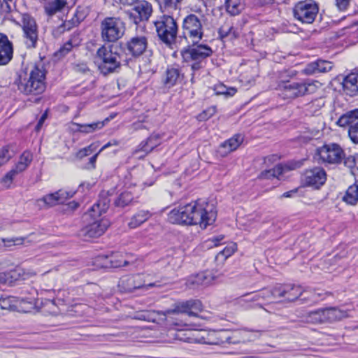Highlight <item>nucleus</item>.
Here are the masks:
<instances>
[{"mask_svg": "<svg viewBox=\"0 0 358 358\" xmlns=\"http://www.w3.org/2000/svg\"><path fill=\"white\" fill-rule=\"evenodd\" d=\"M217 217L213 205L201 199L172 209L168 213V221L173 224L191 226L199 224L206 229L212 225Z\"/></svg>", "mask_w": 358, "mask_h": 358, "instance_id": "1", "label": "nucleus"}, {"mask_svg": "<svg viewBox=\"0 0 358 358\" xmlns=\"http://www.w3.org/2000/svg\"><path fill=\"white\" fill-rule=\"evenodd\" d=\"M95 63L103 76L118 73L122 66L128 65V59L119 44H103L96 50Z\"/></svg>", "mask_w": 358, "mask_h": 358, "instance_id": "2", "label": "nucleus"}, {"mask_svg": "<svg viewBox=\"0 0 358 358\" xmlns=\"http://www.w3.org/2000/svg\"><path fill=\"white\" fill-rule=\"evenodd\" d=\"M46 71L42 62L35 64L27 71L17 73L14 84L20 93L37 96L43 94L46 88Z\"/></svg>", "mask_w": 358, "mask_h": 358, "instance_id": "3", "label": "nucleus"}, {"mask_svg": "<svg viewBox=\"0 0 358 358\" xmlns=\"http://www.w3.org/2000/svg\"><path fill=\"white\" fill-rule=\"evenodd\" d=\"M203 16H199L194 13L186 15L182 22L181 34L178 38L180 43L185 41L192 45H197L204 36Z\"/></svg>", "mask_w": 358, "mask_h": 358, "instance_id": "4", "label": "nucleus"}, {"mask_svg": "<svg viewBox=\"0 0 358 358\" xmlns=\"http://www.w3.org/2000/svg\"><path fill=\"white\" fill-rule=\"evenodd\" d=\"M278 95L283 99H294L314 93L317 90L316 82L305 80H282L278 84Z\"/></svg>", "mask_w": 358, "mask_h": 358, "instance_id": "5", "label": "nucleus"}, {"mask_svg": "<svg viewBox=\"0 0 358 358\" xmlns=\"http://www.w3.org/2000/svg\"><path fill=\"white\" fill-rule=\"evenodd\" d=\"M213 53L212 48L208 45L198 43L192 45L188 44L181 51V55L184 62H191V69L195 72L206 66V59L210 57ZM194 73H192L191 82H194Z\"/></svg>", "mask_w": 358, "mask_h": 358, "instance_id": "6", "label": "nucleus"}, {"mask_svg": "<svg viewBox=\"0 0 358 358\" xmlns=\"http://www.w3.org/2000/svg\"><path fill=\"white\" fill-rule=\"evenodd\" d=\"M99 30L103 42L106 44L116 43L124 36L126 23L120 17H106L100 22Z\"/></svg>", "mask_w": 358, "mask_h": 358, "instance_id": "7", "label": "nucleus"}, {"mask_svg": "<svg viewBox=\"0 0 358 358\" xmlns=\"http://www.w3.org/2000/svg\"><path fill=\"white\" fill-rule=\"evenodd\" d=\"M154 24L159 39L171 46L177 38L178 27L176 20L169 15H163Z\"/></svg>", "mask_w": 358, "mask_h": 358, "instance_id": "8", "label": "nucleus"}, {"mask_svg": "<svg viewBox=\"0 0 358 358\" xmlns=\"http://www.w3.org/2000/svg\"><path fill=\"white\" fill-rule=\"evenodd\" d=\"M318 5L313 0L299 1L293 8L295 19L302 23H313L318 14Z\"/></svg>", "mask_w": 358, "mask_h": 358, "instance_id": "9", "label": "nucleus"}, {"mask_svg": "<svg viewBox=\"0 0 358 358\" xmlns=\"http://www.w3.org/2000/svg\"><path fill=\"white\" fill-rule=\"evenodd\" d=\"M118 44L123 49L129 64L130 61L138 58L146 50L148 38L144 36H136L131 37L124 43L120 42Z\"/></svg>", "mask_w": 358, "mask_h": 358, "instance_id": "10", "label": "nucleus"}, {"mask_svg": "<svg viewBox=\"0 0 358 358\" xmlns=\"http://www.w3.org/2000/svg\"><path fill=\"white\" fill-rule=\"evenodd\" d=\"M227 330L206 331L200 330L192 333V337H188L189 342L208 345H222L226 343Z\"/></svg>", "mask_w": 358, "mask_h": 358, "instance_id": "11", "label": "nucleus"}, {"mask_svg": "<svg viewBox=\"0 0 358 358\" xmlns=\"http://www.w3.org/2000/svg\"><path fill=\"white\" fill-rule=\"evenodd\" d=\"M24 43L27 48H36L38 41V26L34 17L28 14L22 18Z\"/></svg>", "mask_w": 358, "mask_h": 358, "instance_id": "12", "label": "nucleus"}, {"mask_svg": "<svg viewBox=\"0 0 358 358\" xmlns=\"http://www.w3.org/2000/svg\"><path fill=\"white\" fill-rule=\"evenodd\" d=\"M326 180V171L323 168L319 166L306 169L301 178V182L303 187H309L314 189H319Z\"/></svg>", "mask_w": 358, "mask_h": 358, "instance_id": "13", "label": "nucleus"}, {"mask_svg": "<svg viewBox=\"0 0 358 358\" xmlns=\"http://www.w3.org/2000/svg\"><path fill=\"white\" fill-rule=\"evenodd\" d=\"M317 152L320 159L328 164H339L345 157L344 150L336 143L326 144Z\"/></svg>", "mask_w": 358, "mask_h": 358, "instance_id": "14", "label": "nucleus"}, {"mask_svg": "<svg viewBox=\"0 0 358 358\" xmlns=\"http://www.w3.org/2000/svg\"><path fill=\"white\" fill-rule=\"evenodd\" d=\"M203 309L201 302L198 299H190L177 302L173 308L168 309L164 312V315L176 313H185L189 316H196L194 311H201Z\"/></svg>", "mask_w": 358, "mask_h": 358, "instance_id": "15", "label": "nucleus"}, {"mask_svg": "<svg viewBox=\"0 0 358 358\" xmlns=\"http://www.w3.org/2000/svg\"><path fill=\"white\" fill-rule=\"evenodd\" d=\"M274 293L276 298H285L286 301H300V298L303 296V288L294 284L278 285L275 286Z\"/></svg>", "mask_w": 358, "mask_h": 358, "instance_id": "16", "label": "nucleus"}, {"mask_svg": "<svg viewBox=\"0 0 358 358\" xmlns=\"http://www.w3.org/2000/svg\"><path fill=\"white\" fill-rule=\"evenodd\" d=\"M132 10L129 13V16L134 23L138 24L140 22L148 21L152 13V7L150 3L142 0L135 3Z\"/></svg>", "mask_w": 358, "mask_h": 358, "instance_id": "17", "label": "nucleus"}, {"mask_svg": "<svg viewBox=\"0 0 358 358\" xmlns=\"http://www.w3.org/2000/svg\"><path fill=\"white\" fill-rule=\"evenodd\" d=\"M109 227L107 220L95 221L82 228L79 231V236L85 241L89 238H97L101 236Z\"/></svg>", "mask_w": 358, "mask_h": 358, "instance_id": "18", "label": "nucleus"}, {"mask_svg": "<svg viewBox=\"0 0 358 358\" xmlns=\"http://www.w3.org/2000/svg\"><path fill=\"white\" fill-rule=\"evenodd\" d=\"M75 193V192L72 191L59 189L55 192L43 196L40 200L43 201L48 206L52 207L64 203L67 199L73 197Z\"/></svg>", "mask_w": 358, "mask_h": 358, "instance_id": "19", "label": "nucleus"}, {"mask_svg": "<svg viewBox=\"0 0 358 358\" xmlns=\"http://www.w3.org/2000/svg\"><path fill=\"white\" fill-rule=\"evenodd\" d=\"M332 62L318 59L314 62L307 64L303 69V73L309 76L315 75L329 72L332 69Z\"/></svg>", "mask_w": 358, "mask_h": 358, "instance_id": "20", "label": "nucleus"}, {"mask_svg": "<svg viewBox=\"0 0 358 358\" xmlns=\"http://www.w3.org/2000/svg\"><path fill=\"white\" fill-rule=\"evenodd\" d=\"M13 56V47L8 36L0 33V66L8 64Z\"/></svg>", "mask_w": 358, "mask_h": 358, "instance_id": "21", "label": "nucleus"}, {"mask_svg": "<svg viewBox=\"0 0 358 358\" xmlns=\"http://www.w3.org/2000/svg\"><path fill=\"white\" fill-rule=\"evenodd\" d=\"M182 78L183 74L180 68L178 66H170L165 71L162 82L166 88H171L180 82Z\"/></svg>", "mask_w": 358, "mask_h": 358, "instance_id": "22", "label": "nucleus"}, {"mask_svg": "<svg viewBox=\"0 0 358 358\" xmlns=\"http://www.w3.org/2000/svg\"><path fill=\"white\" fill-rule=\"evenodd\" d=\"M162 143V136L159 134H152L145 141H143L136 148L134 153L143 152L145 155L150 153Z\"/></svg>", "mask_w": 358, "mask_h": 358, "instance_id": "23", "label": "nucleus"}, {"mask_svg": "<svg viewBox=\"0 0 358 358\" xmlns=\"http://www.w3.org/2000/svg\"><path fill=\"white\" fill-rule=\"evenodd\" d=\"M342 85L346 94L350 96L358 94V72H352L344 76Z\"/></svg>", "mask_w": 358, "mask_h": 358, "instance_id": "24", "label": "nucleus"}, {"mask_svg": "<svg viewBox=\"0 0 358 358\" xmlns=\"http://www.w3.org/2000/svg\"><path fill=\"white\" fill-rule=\"evenodd\" d=\"M215 278L209 271L202 272L188 279L187 285L189 288L195 289L199 285L208 286L210 285Z\"/></svg>", "mask_w": 358, "mask_h": 358, "instance_id": "25", "label": "nucleus"}, {"mask_svg": "<svg viewBox=\"0 0 358 358\" xmlns=\"http://www.w3.org/2000/svg\"><path fill=\"white\" fill-rule=\"evenodd\" d=\"M336 124L341 127H358V108L343 113L336 121Z\"/></svg>", "mask_w": 358, "mask_h": 358, "instance_id": "26", "label": "nucleus"}, {"mask_svg": "<svg viewBox=\"0 0 358 358\" xmlns=\"http://www.w3.org/2000/svg\"><path fill=\"white\" fill-rule=\"evenodd\" d=\"M275 292V287H273L272 289H268L265 288L262 290H260L258 292L254 293L252 297L248 299H245L244 298L248 296L249 294H245L240 297L238 299V303L243 306V302L249 301V302H254L259 301L260 299L268 301L271 299L276 298Z\"/></svg>", "mask_w": 358, "mask_h": 358, "instance_id": "27", "label": "nucleus"}, {"mask_svg": "<svg viewBox=\"0 0 358 358\" xmlns=\"http://www.w3.org/2000/svg\"><path fill=\"white\" fill-rule=\"evenodd\" d=\"M109 192H102L98 201L90 208L92 216H101L106 213L110 206Z\"/></svg>", "mask_w": 358, "mask_h": 358, "instance_id": "28", "label": "nucleus"}, {"mask_svg": "<svg viewBox=\"0 0 358 358\" xmlns=\"http://www.w3.org/2000/svg\"><path fill=\"white\" fill-rule=\"evenodd\" d=\"M243 141V138L241 134H235L229 139L222 143L219 148V152L222 155H227V154L236 150Z\"/></svg>", "mask_w": 358, "mask_h": 358, "instance_id": "29", "label": "nucleus"}, {"mask_svg": "<svg viewBox=\"0 0 358 358\" xmlns=\"http://www.w3.org/2000/svg\"><path fill=\"white\" fill-rule=\"evenodd\" d=\"M249 332L248 330L241 329L234 331L231 333V335H229L227 331L225 338L226 343L229 344H239L250 341Z\"/></svg>", "mask_w": 358, "mask_h": 358, "instance_id": "30", "label": "nucleus"}, {"mask_svg": "<svg viewBox=\"0 0 358 358\" xmlns=\"http://www.w3.org/2000/svg\"><path fill=\"white\" fill-rule=\"evenodd\" d=\"M151 216L152 213L149 210H140L131 217L127 225L130 229H136L145 222Z\"/></svg>", "mask_w": 358, "mask_h": 358, "instance_id": "31", "label": "nucleus"}, {"mask_svg": "<svg viewBox=\"0 0 358 358\" xmlns=\"http://www.w3.org/2000/svg\"><path fill=\"white\" fill-rule=\"evenodd\" d=\"M108 121V118H106L104 121H98L90 124H79L75 122L73 124L76 127L77 131L88 134L101 129L105 125V122Z\"/></svg>", "mask_w": 358, "mask_h": 358, "instance_id": "32", "label": "nucleus"}, {"mask_svg": "<svg viewBox=\"0 0 358 358\" xmlns=\"http://www.w3.org/2000/svg\"><path fill=\"white\" fill-rule=\"evenodd\" d=\"M226 11L231 15L235 16L244 9V0H225Z\"/></svg>", "mask_w": 358, "mask_h": 358, "instance_id": "33", "label": "nucleus"}, {"mask_svg": "<svg viewBox=\"0 0 358 358\" xmlns=\"http://www.w3.org/2000/svg\"><path fill=\"white\" fill-rule=\"evenodd\" d=\"M343 201L350 205H355L358 201V180L350 185L343 197Z\"/></svg>", "mask_w": 358, "mask_h": 358, "instance_id": "34", "label": "nucleus"}, {"mask_svg": "<svg viewBox=\"0 0 358 358\" xmlns=\"http://www.w3.org/2000/svg\"><path fill=\"white\" fill-rule=\"evenodd\" d=\"M327 322H333L348 317L346 311L331 307L325 308Z\"/></svg>", "mask_w": 358, "mask_h": 358, "instance_id": "35", "label": "nucleus"}, {"mask_svg": "<svg viewBox=\"0 0 358 358\" xmlns=\"http://www.w3.org/2000/svg\"><path fill=\"white\" fill-rule=\"evenodd\" d=\"M20 300L13 296H1L0 298V308L3 310H17Z\"/></svg>", "mask_w": 358, "mask_h": 358, "instance_id": "36", "label": "nucleus"}, {"mask_svg": "<svg viewBox=\"0 0 358 358\" xmlns=\"http://www.w3.org/2000/svg\"><path fill=\"white\" fill-rule=\"evenodd\" d=\"M218 34L222 38L229 37L231 39H234L239 36L240 32L238 28L225 24L219 29Z\"/></svg>", "mask_w": 358, "mask_h": 358, "instance_id": "37", "label": "nucleus"}, {"mask_svg": "<svg viewBox=\"0 0 358 358\" xmlns=\"http://www.w3.org/2000/svg\"><path fill=\"white\" fill-rule=\"evenodd\" d=\"M33 157L31 152L25 150L20 157L19 162L15 165L16 170L20 173L27 169L32 161Z\"/></svg>", "mask_w": 358, "mask_h": 358, "instance_id": "38", "label": "nucleus"}, {"mask_svg": "<svg viewBox=\"0 0 358 358\" xmlns=\"http://www.w3.org/2000/svg\"><path fill=\"white\" fill-rule=\"evenodd\" d=\"M134 200L131 192L128 191L122 192L114 200V205L118 208H124L129 206Z\"/></svg>", "mask_w": 358, "mask_h": 358, "instance_id": "39", "label": "nucleus"}, {"mask_svg": "<svg viewBox=\"0 0 358 358\" xmlns=\"http://www.w3.org/2000/svg\"><path fill=\"white\" fill-rule=\"evenodd\" d=\"M129 262L125 259L120 258V255L117 254L112 255L110 257H106V262L104 265L106 268H120L129 265Z\"/></svg>", "mask_w": 358, "mask_h": 358, "instance_id": "40", "label": "nucleus"}, {"mask_svg": "<svg viewBox=\"0 0 358 358\" xmlns=\"http://www.w3.org/2000/svg\"><path fill=\"white\" fill-rule=\"evenodd\" d=\"M308 322L314 324H322L327 322L325 308L318 309L310 312L307 316Z\"/></svg>", "mask_w": 358, "mask_h": 358, "instance_id": "41", "label": "nucleus"}, {"mask_svg": "<svg viewBox=\"0 0 358 358\" xmlns=\"http://www.w3.org/2000/svg\"><path fill=\"white\" fill-rule=\"evenodd\" d=\"M283 173V169L282 165L278 164L275 166L274 168L263 171L260 173L258 176L259 179H271L274 178H278L279 176L282 175Z\"/></svg>", "mask_w": 358, "mask_h": 358, "instance_id": "42", "label": "nucleus"}, {"mask_svg": "<svg viewBox=\"0 0 358 358\" xmlns=\"http://www.w3.org/2000/svg\"><path fill=\"white\" fill-rule=\"evenodd\" d=\"M134 282H135L134 278L131 277V276L127 277L126 278H122L120 280V282L122 283V285H125V287H126L125 289H127L129 291H131V290L135 289H140L145 286L144 285H140V284L136 285L134 283ZM145 286L148 287H155V286H159V285H157L156 282H154V283L148 284Z\"/></svg>", "mask_w": 358, "mask_h": 358, "instance_id": "43", "label": "nucleus"}, {"mask_svg": "<svg viewBox=\"0 0 358 358\" xmlns=\"http://www.w3.org/2000/svg\"><path fill=\"white\" fill-rule=\"evenodd\" d=\"M66 4V0H54L45 6V11L49 15H52L60 11Z\"/></svg>", "mask_w": 358, "mask_h": 358, "instance_id": "44", "label": "nucleus"}, {"mask_svg": "<svg viewBox=\"0 0 358 358\" xmlns=\"http://www.w3.org/2000/svg\"><path fill=\"white\" fill-rule=\"evenodd\" d=\"M320 296L321 294L317 293L315 291H305L303 289V296H301V298H300V304L315 303L319 300Z\"/></svg>", "mask_w": 358, "mask_h": 358, "instance_id": "45", "label": "nucleus"}, {"mask_svg": "<svg viewBox=\"0 0 358 358\" xmlns=\"http://www.w3.org/2000/svg\"><path fill=\"white\" fill-rule=\"evenodd\" d=\"M214 91L217 95H224L226 97L234 96L237 90L234 87H227L222 83H219L215 85Z\"/></svg>", "mask_w": 358, "mask_h": 358, "instance_id": "46", "label": "nucleus"}, {"mask_svg": "<svg viewBox=\"0 0 358 358\" xmlns=\"http://www.w3.org/2000/svg\"><path fill=\"white\" fill-rule=\"evenodd\" d=\"M15 152L10 149L9 145L3 146L0 149V166L6 164L14 156Z\"/></svg>", "mask_w": 358, "mask_h": 358, "instance_id": "47", "label": "nucleus"}, {"mask_svg": "<svg viewBox=\"0 0 358 358\" xmlns=\"http://www.w3.org/2000/svg\"><path fill=\"white\" fill-rule=\"evenodd\" d=\"M20 173V171L16 170V168L14 166L11 170H10L1 180V184L6 187H10L11 183L13 182L15 176Z\"/></svg>", "mask_w": 358, "mask_h": 358, "instance_id": "48", "label": "nucleus"}, {"mask_svg": "<svg viewBox=\"0 0 358 358\" xmlns=\"http://www.w3.org/2000/svg\"><path fill=\"white\" fill-rule=\"evenodd\" d=\"M182 1V0H162V3L159 4L160 9L163 12L166 10L169 11L171 9L177 10Z\"/></svg>", "mask_w": 358, "mask_h": 358, "instance_id": "49", "label": "nucleus"}, {"mask_svg": "<svg viewBox=\"0 0 358 358\" xmlns=\"http://www.w3.org/2000/svg\"><path fill=\"white\" fill-rule=\"evenodd\" d=\"M236 250V245L232 243L230 245L226 246L222 250H221L216 256V258L223 257L224 259L231 256Z\"/></svg>", "mask_w": 358, "mask_h": 358, "instance_id": "50", "label": "nucleus"}, {"mask_svg": "<svg viewBox=\"0 0 358 358\" xmlns=\"http://www.w3.org/2000/svg\"><path fill=\"white\" fill-rule=\"evenodd\" d=\"M217 111L216 107L215 106H210L207 109L204 110L202 113H201L198 115V119L199 121H206L213 116Z\"/></svg>", "mask_w": 358, "mask_h": 358, "instance_id": "51", "label": "nucleus"}, {"mask_svg": "<svg viewBox=\"0 0 358 358\" xmlns=\"http://www.w3.org/2000/svg\"><path fill=\"white\" fill-rule=\"evenodd\" d=\"M77 45H78V43L76 42V40L74 38H71L59 49V52L61 55H65L71 50L73 46Z\"/></svg>", "mask_w": 358, "mask_h": 358, "instance_id": "52", "label": "nucleus"}, {"mask_svg": "<svg viewBox=\"0 0 358 358\" xmlns=\"http://www.w3.org/2000/svg\"><path fill=\"white\" fill-rule=\"evenodd\" d=\"M95 149V146L93 144L90 145L84 148L80 149L76 154L78 158L82 159L86 156L91 155Z\"/></svg>", "mask_w": 358, "mask_h": 358, "instance_id": "53", "label": "nucleus"}, {"mask_svg": "<svg viewBox=\"0 0 358 358\" xmlns=\"http://www.w3.org/2000/svg\"><path fill=\"white\" fill-rule=\"evenodd\" d=\"M348 136L355 144H358V127L348 128Z\"/></svg>", "mask_w": 358, "mask_h": 358, "instance_id": "54", "label": "nucleus"}, {"mask_svg": "<svg viewBox=\"0 0 358 358\" xmlns=\"http://www.w3.org/2000/svg\"><path fill=\"white\" fill-rule=\"evenodd\" d=\"M350 1L351 0H336V4L339 10H344L348 7Z\"/></svg>", "mask_w": 358, "mask_h": 358, "instance_id": "55", "label": "nucleus"}, {"mask_svg": "<svg viewBox=\"0 0 358 358\" xmlns=\"http://www.w3.org/2000/svg\"><path fill=\"white\" fill-rule=\"evenodd\" d=\"M85 187L87 189H90L91 188V184L87 182L80 183L78 188V191L83 192Z\"/></svg>", "mask_w": 358, "mask_h": 358, "instance_id": "56", "label": "nucleus"}, {"mask_svg": "<svg viewBox=\"0 0 358 358\" xmlns=\"http://www.w3.org/2000/svg\"><path fill=\"white\" fill-rule=\"evenodd\" d=\"M100 152L96 153L92 157L90 158L89 164H90L91 168L94 169L95 168V164L97 159V156Z\"/></svg>", "mask_w": 358, "mask_h": 358, "instance_id": "57", "label": "nucleus"}, {"mask_svg": "<svg viewBox=\"0 0 358 358\" xmlns=\"http://www.w3.org/2000/svg\"><path fill=\"white\" fill-rule=\"evenodd\" d=\"M118 144H119V142L117 140H112V141H109L108 143H107L106 144H105L101 148V149L99 150V152H101V150H103L104 149H106L110 146L117 145Z\"/></svg>", "mask_w": 358, "mask_h": 358, "instance_id": "58", "label": "nucleus"}, {"mask_svg": "<svg viewBox=\"0 0 358 358\" xmlns=\"http://www.w3.org/2000/svg\"><path fill=\"white\" fill-rule=\"evenodd\" d=\"M46 117H47V114L46 113H44L42 115V116L41 117V118L39 119L36 126V130H39V129L41 128V127L42 126V124H43L45 120L46 119Z\"/></svg>", "mask_w": 358, "mask_h": 358, "instance_id": "59", "label": "nucleus"}, {"mask_svg": "<svg viewBox=\"0 0 358 358\" xmlns=\"http://www.w3.org/2000/svg\"><path fill=\"white\" fill-rule=\"evenodd\" d=\"M75 17H76V23L79 24L81 21H83L85 18V15L79 11H77L75 14Z\"/></svg>", "mask_w": 358, "mask_h": 358, "instance_id": "60", "label": "nucleus"}, {"mask_svg": "<svg viewBox=\"0 0 358 358\" xmlns=\"http://www.w3.org/2000/svg\"><path fill=\"white\" fill-rule=\"evenodd\" d=\"M223 236L213 237L210 241L213 243L215 246H217L220 244V242L223 239Z\"/></svg>", "mask_w": 358, "mask_h": 358, "instance_id": "61", "label": "nucleus"}, {"mask_svg": "<svg viewBox=\"0 0 358 358\" xmlns=\"http://www.w3.org/2000/svg\"><path fill=\"white\" fill-rule=\"evenodd\" d=\"M138 0H120V2L123 5L132 6L136 3Z\"/></svg>", "mask_w": 358, "mask_h": 358, "instance_id": "62", "label": "nucleus"}, {"mask_svg": "<svg viewBox=\"0 0 358 358\" xmlns=\"http://www.w3.org/2000/svg\"><path fill=\"white\" fill-rule=\"evenodd\" d=\"M78 206H79V203L75 201H73L68 203V208L72 210L76 209Z\"/></svg>", "mask_w": 358, "mask_h": 358, "instance_id": "63", "label": "nucleus"}, {"mask_svg": "<svg viewBox=\"0 0 358 358\" xmlns=\"http://www.w3.org/2000/svg\"><path fill=\"white\" fill-rule=\"evenodd\" d=\"M302 165V161H298L294 163H292L289 167L290 169H295L301 167Z\"/></svg>", "mask_w": 358, "mask_h": 358, "instance_id": "64", "label": "nucleus"}]
</instances>
